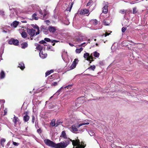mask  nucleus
Returning <instances> with one entry per match:
<instances>
[{"instance_id": "obj_8", "label": "nucleus", "mask_w": 148, "mask_h": 148, "mask_svg": "<svg viewBox=\"0 0 148 148\" xmlns=\"http://www.w3.org/2000/svg\"><path fill=\"white\" fill-rule=\"evenodd\" d=\"M38 13L40 14V18L42 19H45V16L46 15V13H45L44 14L42 13V10H40L38 11Z\"/></svg>"}, {"instance_id": "obj_25", "label": "nucleus", "mask_w": 148, "mask_h": 148, "mask_svg": "<svg viewBox=\"0 0 148 148\" xmlns=\"http://www.w3.org/2000/svg\"><path fill=\"white\" fill-rule=\"evenodd\" d=\"M83 50V48L81 47L79 49H76L75 52L77 53H80Z\"/></svg>"}, {"instance_id": "obj_44", "label": "nucleus", "mask_w": 148, "mask_h": 148, "mask_svg": "<svg viewBox=\"0 0 148 148\" xmlns=\"http://www.w3.org/2000/svg\"><path fill=\"white\" fill-rule=\"evenodd\" d=\"M142 47V48H143L144 47V45L142 43H139V48H140L141 49L142 47Z\"/></svg>"}, {"instance_id": "obj_57", "label": "nucleus", "mask_w": 148, "mask_h": 148, "mask_svg": "<svg viewBox=\"0 0 148 148\" xmlns=\"http://www.w3.org/2000/svg\"><path fill=\"white\" fill-rule=\"evenodd\" d=\"M46 21L47 22V23H50V22L48 20H47Z\"/></svg>"}, {"instance_id": "obj_30", "label": "nucleus", "mask_w": 148, "mask_h": 148, "mask_svg": "<svg viewBox=\"0 0 148 148\" xmlns=\"http://www.w3.org/2000/svg\"><path fill=\"white\" fill-rule=\"evenodd\" d=\"M95 68V65H93L89 67L88 68V69H91L92 71H94Z\"/></svg>"}, {"instance_id": "obj_29", "label": "nucleus", "mask_w": 148, "mask_h": 148, "mask_svg": "<svg viewBox=\"0 0 148 148\" xmlns=\"http://www.w3.org/2000/svg\"><path fill=\"white\" fill-rule=\"evenodd\" d=\"M73 2H72L71 3V5L70 7L69 8H67V9H66V10L67 11H70L71 10V9L73 5Z\"/></svg>"}, {"instance_id": "obj_1", "label": "nucleus", "mask_w": 148, "mask_h": 148, "mask_svg": "<svg viewBox=\"0 0 148 148\" xmlns=\"http://www.w3.org/2000/svg\"><path fill=\"white\" fill-rule=\"evenodd\" d=\"M44 142L47 145L54 148H65L69 144L68 140L66 142V144H65L64 142L56 144L48 139L45 140Z\"/></svg>"}, {"instance_id": "obj_12", "label": "nucleus", "mask_w": 148, "mask_h": 148, "mask_svg": "<svg viewBox=\"0 0 148 148\" xmlns=\"http://www.w3.org/2000/svg\"><path fill=\"white\" fill-rule=\"evenodd\" d=\"M39 54L40 56L42 59L46 58L47 56V54L45 53H43L42 51H40V52Z\"/></svg>"}, {"instance_id": "obj_31", "label": "nucleus", "mask_w": 148, "mask_h": 148, "mask_svg": "<svg viewBox=\"0 0 148 148\" xmlns=\"http://www.w3.org/2000/svg\"><path fill=\"white\" fill-rule=\"evenodd\" d=\"M32 26L34 28H35V29H37V31H38V32H39V31H40V30H39V28L37 26V25H33Z\"/></svg>"}, {"instance_id": "obj_32", "label": "nucleus", "mask_w": 148, "mask_h": 148, "mask_svg": "<svg viewBox=\"0 0 148 148\" xmlns=\"http://www.w3.org/2000/svg\"><path fill=\"white\" fill-rule=\"evenodd\" d=\"M89 124V123H80L79 124V125H78V127L79 128V127H81V126L83 125H88Z\"/></svg>"}, {"instance_id": "obj_33", "label": "nucleus", "mask_w": 148, "mask_h": 148, "mask_svg": "<svg viewBox=\"0 0 148 148\" xmlns=\"http://www.w3.org/2000/svg\"><path fill=\"white\" fill-rule=\"evenodd\" d=\"M39 43L41 44H43L44 45H46L45 44L46 43V42H45V40H43L40 41L39 42Z\"/></svg>"}, {"instance_id": "obj_61", "label": "nucleus", "mask_w": 148, "mask_h": 148, "mask_svg": "<svg viewBox=\"0 0 148 148\" xmlns=\"http://www.w3.org/2000/svg\"><path fill=\"white\" fill-rule=\"evenodd\" d=\"M128 147H129L128 146H127L125 147V148H128Z\"/></svg>"}, {"instance_id": "obj_56", "label": "nucleus", "mask_w": 148, "mask_h": 148, "mask_svg": "<svg viewBox=\"0 0 148 148\" xmlns=\"http://www.w3.org/2000/svg\"><path fill=\"white\" fill-rule=\"evenodd\" d=\"M69 45L71 46H73L74 45L73 44H72L70 43H69Z\"/></svg>"}, {"instance_id": "obj_48", "label": "nucleus", "mask_w": 148, "mask_h": 148, "mask_svg": "<svg viewBox=\"0 0 148 148\" xmlns=\"http://www.w3.org/2000/svg\"><path fill=\"white\" fill-rule=\"evenodd\" d=\"M133 13L134 14H135L136 12V8H134L133 9Z\"/></svg>"}, {"instance_id": "obj_19", "label": "nucleus", "mask_w": 148, "mask_h": 148, "mask_svg": "<svg viewBox=\"0 0 148 148\" xmlns=\"http://www.w3.org/2000/svg\"><path fill=\"white\" fill-rule=\"evenodd\" d=\"M91 55H92V56H94L95 57L98 58L99 56V53L96 51L91 53Z\"/></svg>"}, {"instance_id": "obj_50", "label": "nucleus", "mask_w": 148, "mask_h": 148, "mask_svg": "<svg viewBox=\"0 0 148 148\" xmlns=\"http://www.w3.org/2000/svg\"><path fill=\"white\" fill-rule=\"evenodd\" d=\"M120 12L122 14H124L125 13V12L124 10H121L120 11Z\"/></svg>"}, {"instance_id": "obj_36", "label": "nucleus", "mask_w": 148, "mask_h": 148, "mask_svg": "<svg viewBox=\"0 0 148 148\" xmlns=\"http://www.w3.org/2000/svg\"><path fill=\"white\" fill-rule=\"evenodd\" d=\"M3 49H2V52L0 54V61H1V60H2V54L3 53Z\"/></svg>"}, {"instance_id": "obj_14", "label": "nucleus", "mask_w": 148, "mask_h": 148, "mask_svg": "<svg viewBox=\"0 0 148 148\" xmlns=\"http://www.w3.org/2000/svg\"><path fill=\"white\" fill-rule=\"evenodd\" d=\"M41 28L42 30L44 32L45 34H48L47 31L48 29H47V27L44 26H41Z\"/></svg>"}, {"instance_id": "obj_58", "label": "nucleus", "mask_w": 148, "mask_h": 148, "mask_svg": "<svg viewBox=\"0 0 148 148\" xmlns=\"http://www.w3.org/2000/svg\"><path fill=\"white\" fill-rule=\"evenodd\" d=\"M3 32L5 33H6L7 32V31L4 30H3Z\"/></svg>"}, {"instance_id": "obj_64", "label": "nucleus", "mask_w": 148, "mask_h": 148, "mask_svg": "<svg viewBox=\"0 0 148 148\" xmlns=\"http://www.w3.org/2000/svg\"><path fill=\"white\" fill-rule=\"evenodd\" d=\"M27 127H26V128H25V130H27Z\"/></svg>"}, {"instance_id": "obj_34", "label": "nucleus", "mask_w": 148, "mask_h": 148, "mask_svg": "<svg viewBox=\"0 0 148 148\" xmlns=\"http://www.w3.org/2000/svg\"><path fill=\"white\" fill-rule=\"evenodd\" d=\"M44 40L45 41H46L47 42H51V40L50 39L48 38H45L44 39Z\"/></svg>"}, {"instance_id": "obj_24", "label": "nucleus", "mask_w": 148, "mask_h": 148, "mask_svg": "<svg viewBox=\"0 0 148 148\" xmlns=\"http://www.w3.org/2000/svg\"><path fill=\"white\" fill-rule=\"evenodd\" d=\"M50 124L52 126H55L56 127L58 125V124H55V121L53 120L50 123Z\"/></svg>"}, {"instance_id": "obj_7", "label": "nucleus", "mask_w": 148, "mask_h": 148, "mask_svg": "<svg viewBox=\"0 0 148 148\" xmlns=\"http://www.w3.org/2000/svg\"><path fill=\"white\" fill-rule=\"evenodd\" d=\"M48 30L51 33H54L56 31V29L55 27L50 26L49 27Z\"/></svg>"}, {"instance_id": "obj_49", "label": "nucleus", "mask_w": 148, "mask_h": 148, "mask_svg": "<svg viewBox=\"0 0 148 148\" xmlns=\"http://www.w3.org/2000/svg\"><path fill=\"white\" fill-rule=\"evenodd\" d=\"M35 120V117L33 116H32V122L34 123V122Z\"/></svg>"}, {"instance_id": "obj_53", "label": "nucleus", "mask_w": 148, "mask_h": 148, "mask_svg": "<svg viewBox=\"0 0 148 148\" xmlns=\"http://www.w3.org/2000/svg\"><path fill=\"white\" fill-rule=\"evenodd\" d=\"M5 101L4 100H0V103L1 102L4 103Z\"/></svg>"}, {"instance_id": "obj_52", "label": "nucleus", "mask_w": 148, "mask_h": 148, "mask_svg": "<svg viewBox=\"0 0 148 148\" xmlns=\"http://www.w3.org/2000/svg\"><path fill=\"white\" fill-rule=\"evenodd\" d=\"M61 90V89H60L57 92V93H58V94H59L60 93V91Z\"/></svg>"}, {"instance_id": "obj_43", "label": "nucleus", "mask_w": 148, "mask_h": 148, "mask_svg": "<svg viewBox=\"0 0 148 148\" xmlns=\"http://www.w3.org/2000/svg\"><path fill=\"white\" fill-rule=\"evenodd\" d=\"M58 83L56 82H54L52 83V85L53 86H56L57 85Z\"/></svg>"}, {"instance_id": "obj_22", "label": "nucleus", "mask_w": 148, "mask_h": 148, "mask_svg": "<svg viewBox=\"0 0 148 148\" xmlns=\"http://www.w3.org/2000/svg\"><path fill=\"white\" fill-rule=\"evenodd\" d=\"M37 16V14L36 13H34L32 15V18L35 20H38V17Z\"/></svg>"}, {"instance_id": "obj_47", "label": "nucleus", "mask_w": 148, "mask_h": 148, "mask_svg": "<svg viewBox=\"0 0 148 148\" xmlns=\"http://www.w3.org/2000/svg\"><path fill=\"white\" fill-rule=\"evenodd\" d=\"M59 42V41L56 40H52L51 41V42L52 43L58 42Z\"/></svg>"}, {"instance_id": "obj_2", "label": "nucleus", "mask_w": 148, "mask_h": 148, "mask_svg": "<svg viewBox=\"0 0 148 148\" xmlns=\"http://www.w3.org/2000/svg\"><path fill=\"white\" fill-rule=\"evenodd\" d=\"M60 137H62L64 139H67L66 140L64 141L65 142V144H66V142L68 140H71L72 142L73 145V146H76V148H84L85 146L80 144L79 140L78 139H76L75 140H72L70 139L69 138H68L66 133L64 131H63L62 132L61 135L60 136Z\"/></svg>"}, {"instance_id": "obj_6", "label": "nucleus", "mask_w": 148, "mask_h": 148, "mask_svg": "<svg viewBox=\"0 0 148 148\" xmlns=\"http://www.w3.org/2000/svg\"><path fill=\"white\" fill-rule=\"evenodd\" d=\"M78 61L77 59H75L74 61L73 62L72 64L70 67L71 69H73L75 67L76 64L77 63V62H77Z\"/></svg>"}, {"instance_id": "obj_45", "label": "nucleus", "mask_w": 148, "mask_h": 148, "mask_svg": "<svg viewBox=\"0 0 148 148\" xmlns=\"http://www.w3.org/2000/svg\"><path fill=\"white\" fill-rule=\"evenodd\" d=\"M37 132L39 134H40L42 132V131L40 129H39L37 130Z\"/></svg>"}, {"instance_id": "obj_13", "label": "nucleus", "mask_w": 148, "mask_h": 148, "mask_svg": "<svg viewBox=\"0 0 148 148\" xmlns=\"http://www.w3.org/2000/svg\"><path fill=\"white\" fill-rule=\"evenodd\" d=\"M35 45L36 47V49L39 51H42L43 49V46L40 45H39L36 43L35 44Z\"/></svg>"}, {"instance_id": "obj_42", "label": "nucleus", "mask_w": 148, "mask_h": 148, "mask_svg": "<svg viewBox=\"0 0 148 148\" xmlns=\"http://www.w3.org/2000/svg\"><path fill=\"white\" fill-rule=\"evenodd\" d=\"M82 40V38L80 37H79L77 38V40L78 42H80Z\"/></svg>"}, {"instance_id": "obj_39", "label": "nucleus", "mask_w": 148, "mask_h": 148, "mask_svg": "<svg viewBox=\"0 0 148 148\" xmlns=\"http://www.w3.org/2000/svg\"><path fill=\"white\" fill-rule=\"evenodd\" d=\"M12 142H13V144L15 146H17L19 144L18 143H17L16 142L13 141Z\"/></svg>"}, {"instance_id": "obj_60", "label": "nucleus", "mask_w": 148, "mask_h": 148, "mask_svg": "<svg viewBox=\"0 0 148 148\" xmlns=\"http://www.w3.org/2000/svg\"><path fill=\"white\" fill-rule=\"evenodd\" d=\"M69 86H66L64 88H68V87H69Z\"/></svg>"}, {"instance_id": "obj_10", "label": "nucleus", "mask_w": 148, "mask_h": 148, "mask_svg": "<svg viewBox=\"0 0 148 148\" xmlns=\"http://www.w3.org/2000/svg\"><path fill=\"white\" fill-rule=\"evenodd\" d=\"M19 121V119L18 118L14 115L12 121L14 123V125L15 126H16V125H17V122H18Z\"/></svg>"}, {"instance_id": "obj_40", "label": "nucleus", "mask_w": 148, "mask_h": 148, "mask_svg": "<svg viewBox=\"0 0 148 148\" xmlns=\"http://www.w3.org/2000/svg\"><path fill=\"white\" fill-rule=\"evenodd\" d=\"M110 34L108 33V32H106L105 34H103L102 36H105V37L106 36H108L110 35Z\"/></svg>"}, {"instance_id": "obj_15", "label": "nucleus", "mask_w": 148, "mask_h": 148, "mask_svg": "<svg viewBox=\"0 0 148 148\" xmlns=\"http://www.w3.org/2000/svg\"><path fill=\"white\" fill-rule=\"evenodd\" d=\"M108 6L107 5H106L103 8V12L105 14H106L108 12Z\"/></svg>"}, {"instance_id": "obj_23", "label": "nucleus", "mask_w": 148, "mask_h": 148, "mask_svg": "<svg viewBox=\"0 0 148 148\" xmlns=\"http://www.w3.org/2000/svg\"><path fill=\"white\" fill-rule=\"evenodd\" d=\"M21 48L23 49H25L27 47L28 44L27 42H23L22 44Z\"/></svg>"}, {"instance_id": "obj_54", "label": "nucleus", "mask_w": 148, "mask_h": 148, "mask_svg": "<svg viewBox=\"0 0 148 148\" xmlns=\"http://www.w3.org/2000/svg\"><path fill=\"white\" fill-rule=\"evenodd\" d=\"M86 43V42H84L82 43L80 45H79V46H82L84 44H85Z\"/></svg>"}, {"instance_id": "obj_38", "label": "nucleus", "mask_w": 148, "mask_h": 148, "mask_svg": "<svg viewBox=\"0 0 148 148\" xmlns=\"http://www.w3.org/2000/svg\"><path fill=\"white\" fill-rule=\"evenodd\" d=\"M92 2V1L91 0H90L89 2L88 3H87V5H86V6H89L90 5V4Z\"/></svg>"}, {"instance_id": "obj_37", "label": "nucleus", "mask_w": 148, "mask_h": 148, "mask_svg": "<svg viewBox=\"0 0 148 148\" xmlns=\"http://www.w3.org/2000/svg\"><path fill=\"white\" fill-rule=\"evenodd\" d=\"M127 29V28L126 27H123L122 28V32H124Z\"/></svg>"}, {"instance_id": "obj_21", "label": "nucleus", "mask_w": 148, "mask_h": 148, "mask_svg": "<svg viewBox=\"0 0 148 148\" xmlns=\"http://www.w3.org/2000/svg\"><path fill=\"white\" fill-rule=\"evenodd\" d=\"M90 23L92 24L95 25L98 23V21L96 19L92 20L90 21Z\"/></svg>"}, {"instance_id": "obj_17", "label": "nucleus", "mask_w": 148, "mask_h": 148, "mask_svg": "<svg viewBox=\"0 0 148 148\" xmlns=\"http://www.w3.org/2000/svg\"><path fill=\"white\" fill-rule=\"evenodd\" d=\"M18 24V22L15 21L13 22L11 24V25L12 26H13L14 27H16Z\"/></svg>"}, {"instance_id": "obj_9", "label": "nucleus", "mask_w": 148, "mask_h": 148, "mask_svg": "<svg viewBox=\"0 0 148 148\" xmlns=\"http://www.w3.org/2000/svg\"><path fill=\"white\" fill-rule=\"evenodd\" d=\"M89 12L88 10L84 9L81 10L80 11V14L82 15H84L88 14Z\"/></svg>"}, {"instance_id": "obj_28", "label": "nucleus", "mask_w": 148, "mask_h": 148, "mask_svg": "<svg viewBox=\"0 0 148 148\" xmlns=\"http://www.w3.org/2000/svg\"><path fill=\"white\" fill-rule=\"evenodd\" d=\"M1 78H3L5 77V73L3 71H2L1 73Z\"/></svg>"}, {"instance_id": "obj_11", "label": "nucleus", "mask_w": 148, "mask_h": 148, "mask_svg": "<svg viewBox=\"0 0 148 148\" xmlns=\"http://www.w3.org/2000/svg\"><path fill=\"white\" fill-rule=\"evenodd\" d=\"M70 130L73 132H75L78 130L77 128L75 126V125H72L71 127H70Z\"/></svg>"}, {"instance_id": "obj_26", "label": "nucleus", "mask_w": 148, "mask_h": 148, "mask_svg": "<svg viewBox=\"0 0 148 148\" xmlns=\"http://www.w3.org/2000/svg\"><path fill=\"white\" fill-rule=\"evenodd\" d=\"M88 132L89 134L91 136H94L95 134L94 132L93 131L91 130H89V131H88Z\"/></svg>"}, {"instance_id": "obj_62", "label": "nucleus", "mask_w": 148, "mask_h": 148, "mask_svg": "<svg viewBox=\"0 0 148 148\" xmlns=\"http://www.w3.org/2000/svg\"><path fill=\"white\" fill-rule=\"evenodd\" d=\"M53 43V46H54L55 45V42H54V43Z\"/></svg>"}, {"instance_id": "obj_5", "label": "nucleus", "mask_w": 148, "mask_h": 148, "mask_svg": "<svg viewBox=\"0 0 148 148\" xmlns=\"http://www.w3.org/2000/svg\"><path fill=\"white\" fill-rule=\"evenodd\" d=\"M19 41L17 40L11 39L8 41V43L10 44H13L15 45H18Z\"/></svg>"}, {"instance_id": "obj_51", "label": "nucleus", "mask_w": 148, "mask_h": 148, "mask_svg": "<svg viewBox=\"0 0 148 148\" xmlns=\"http://www.w3.org/2000/svg\"><path fill=\"white\" fill-rule=\"evenodd\" d=\"M0 14L1 15H4V12L3 11H1L0 12Z\"/></svg>"}, {"instance_id": "obj_4", "label": "nucleus", "mask_w": 148, "mask_h": 148, "mask_svg": "<svg viewBox=\"0 0 148 148\" xmlns=\"http://www.w3.org/2000/svg\"><path fill=\"white\" fill-rule=\"evenodd\" d=\"M84 57L85 59H86V60H87L90 61V63H91V62L93 61V59H95L92 57V55L91 54L90 55L89 53H88L84 54Z\"/></svg>"}, {"instance_id": "obj_18", "label": "nucleus", "mask_w": 148, "mask_h": 148, "mask_svg": "<svg viewBox=\"0 0 148 148\" xmlns=\"http://www.w3.org/2000/svg\"><path fill=\"white\" fill-rule=\"evenodd\" d=\"M22 37L24 38H25L27 37V35L26 32L25 31H23L21 33Z\"/></svg>"}, {"instance_id": "obj_59", "label": "nucleus", "mask_w": 148, "mask_h": 148, "mask_svg": "<svg viewBox=\"0 0 148 148\" xmlns=\"http://www.w3.org/2000/svg\"><path fill=\"white\" fill-rule=\"evenodd\" d=\"M10 142H9L8 143L7 145H10Z\"/></svg>"}, {"instance_id": "obj_27", "label": "nucleus", "mask_w": 148, "mask_h": 148, "mask_svg": "<svg viewBox=\"0 0 148 148\" xmlns=\"http://www.w3.org/2000/svg\"><path fill=\"white\" fill-rule=\"evenodd\" d=\"M5 139L2 138L1 140V144L2 147L4 146V143L5 142Z\"/></svg>"}, {"instance_id": "obj_35", "label": "nucleus", "mask_w": 148, "mask_h": 148, "mask_svg": "<svg viewBox=\"0 0 148 148\" xmlns=\"http://www.w3.org/2000/svg\"><path fill=\"white\" fill-rule=\"evenodd\" d=\"M103 23L105 25H109V23H107L106 21L105 20H104L103 21Z\"/></svg>"}, {"instance_id": "obj_3", "label": "nucleus", "mask_w": 148, "mask_h": 148, "mask_svg": "<svg viewBox=\"0 0 148 148\" xmlns=\"http://www.w3.org/2000/svg\"><path fill=\"white\" fill-rule=\"evenodd\" d=\"M27 30L28 34L30 36V37L36 36L39 34V32H38V31L36 32V30L33 29L28 28L27 29Z\"/></svg>"}, {"instance_id": "obj_16", "label": "nucleus", "mask_w": 148, "mask_h": 148, "mask_svg": "<svg viewBox=\"0 0 148 148\" xmlns=\"http://www.w3.org/2000/svg\"><path fill=\"white\" fill-rule=\"evenodd\" d=\"M29 119V116L27 114L24 116L23 117V120L25 122H27L28 121Z\"/></svg>"}, {"instance_id": "obj_41", "label": "nucleus", "mask_w": 148, "mask_h": 148, "mask_svg": "<svg viewBox=\"0 0 148 148\" xmlns=\"http://www.w3.org/2000/svg\"><path fill=\"white\" fill-rule=\"evenodd\" d=\"M50 73L49 72V71H47L46 73H45V76L47 77V76L49 75L50 74Z\"/></svg>"}, {"instance_id": "obj_46", "label": "nucleus", "mask_w": 148, "mask_h": 148, "mask_svg": "<svg viewBox=\"0 0 148 148\" xmlns=\"http://www.w3.org/2000/svg\"><path fill=\"white\" fill-rule=\"evenodd\" d=\"M104 62L103 61H101L99 62V64L101 65H103L104 64Z\"/></svg>"}, {"instance_id": "obj_55", "label": "nucleus", "mask_w": 148, "mask_h": 148, "mask_svg": "<svg viewBox=\"0 0 148 148\" xmlns=\"http://www.w3.org/2000/svg\"><path fill=\"white\" fill-rule=\"evenodd\" d=\"M50 73H53L54 72V70H51L50 71H49Z\"/></svg>"}, {"instance_id": "obj_20", "label": "nucleus", "mask_w": 148, "mask_h": 148, "mask_svg": "<svg viewBox=\"0 0 148 148\" xmlns=\"http://www.w3.org/2000/svg\"><path fill=\"white\" fill-rule=\"evenodd\" d=\"M18 67H20L22 70H23L25 68L24 64L22 62H21L19 63Z\"/></svg>"}, {"instance_id": "obj_63", "label": "nucleus", "mask_w": 148, "mask_h": 148, "mask_svg": "<svg viewBox=\"0 0 148 148\" xmlns=\"http://www.w3.org/2000/svg\"><path fill=\"white\" fill-rule=\"evenodd\" d=\"M63 88V87H62L60 88V89H61V90Z\"/></svg>"}]
</instances>
